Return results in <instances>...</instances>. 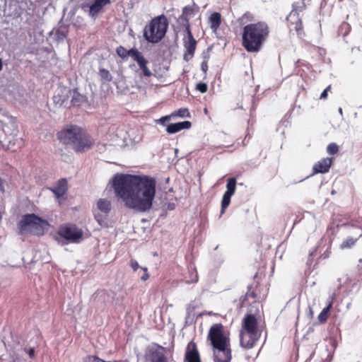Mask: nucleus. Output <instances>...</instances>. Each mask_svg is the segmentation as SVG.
I'll use <instances>...</instances> for the list:
<instances>
[{
  "instance_id": "1",
  "label": "nucleus",
  "mask_w": 362,
  "mask_h": 362,
  "mask_svg": "<svg viewBox=\"0 0 362 362\" xmlns=\"http://www.w3.org/2000/svg\"><path fill=\"white\" fill-rule=\"evenodd\" d=\"M156 186V180L146 175H117L113 179L116 195L127 207L139 212L152 207Z\"/></svg>"
},
{
  "instance_id": "2",
  "label": "nucleus",
  "mask_w": 362,
  "mask_h": 362,
  "mask_svg": "<svg viewBox=\"0 0 362 362\" xmlns=\"http://www.w3.org/2000/svg\"><path fill=\"white\" fill-rule=\"evenodd\" d=\"M255 16L250 11H246L238 18V23L243 26L242 29V46L247 52H259L267 40L270 29L264 21L252 23Z\"/></svg>"
},
{
  "instance_id": "3",
  "label": "nucleus",
  "mask_w": 362,
  "mask_h": 362,
  "mask_svg": "<svg viewBox=\"0 0 362 362\" xmlns=\"http://www.w3.org/2000/svg\"><path fill=\"white\" fill-rule=\"evenodd\" d=\"M208 339L214 348V362H230L231 360L230 340L224 334L221 324H214L210 327Z\"/></svg>"
},
{
  "instance_id": "4",
  "label": "nucleus",
  "mask_w": 362,
  "mask_h": 362,
  "mask_svg": "<svg viewBox=\"0 0 362 362\" xmlns=\"http://www.w3.org/2000/svg\"><path fill=\"white\" fill-rule=\"evenodd\" d=\"M59 139L71 146L76 152L88 151L93 144V139L78 126H70L62 130Z\"/></svg>"
},
{
  "instance_id": "5",
  "label": "nucleus",
  "mask_w": 362,
  "mask_h": 362,
  "mask_svg": "<svg viewBox=\"0 0 362 362\" xmlns=\"http://www.w3.org/2000/svg\"><path fill=\"white\" fill-rule=\"evenodd\" d=\"M169 25L164 14L153 18L144 28L143 37L149 43H159L165 36Z\"/></svg>"
},
{
  "instance_id": "6",
  "label": "nucleus",
  "mask_w": 362,
  "mask_h": 362,
  "mask_svg": "<svg viewBox=\"0 0 362 362\" xmlns=\"http://www.w3.org/2000/svg\"><path fill=\"white\" fill-rule=\"evenodd\" d=\"M49 226V223L34 214L25 215L19 223L21 233L41 235Z\"/></svg>"
},
{
  "instance_id": "7",
  "label": "nucleus",
  "mask_w": 362,
  "mask_h": 362,
  "mask_svg": "<svg viewBox=\"0 0 362 362\" xmlns=\"http://www.w3.org/2000/svg\"><path fill=\"white\" fill-rule=\"evenodd\" d=\"M0 122L2 124L3 132L5 134V138L1 141V143L8 148L16 144L19 146L21 141L17 137L18 129L16 119L11 116L5 115L2 119H0Z\"/></svg>"
},
{
  "instance_id": "8",
  "label": "nucleus",
  "mask_w": 362,
  "mask_h": 362,
  "mask_svg": "<svg viewBox=\"0 0 362 362\" xmlns=\"http://www.w3.org/2000/svg\"><path fill=\"white\" fill-rule=\"evenodd\" d=\"M305 10L303 3L294 2L293 8L286 18L288 25L291 30H294L298 36L304 35L303 26L299 13Z\"/></svg>"
},
{
  "instance_id": "9",
  "label": "nucleus",
  "mask_w": 362,
  "mask_h": 362,
  "mask_svg": "<svg viewBox=\"0 0 362 362\" xmlns=\"http://www.w3.org/2000/svg\"><path fill=\"white\" fill-rule=\"evenodd\" d=\"M59 236L71 243H78L83 238V231L74 225H64L58 230Z\"/></svg>"
},
{
  "instance_id": "10",
  "label": "nucleus",
  "mask_w": 362,
  "mask_h": 362,
  "mask_svg": "<svg viewBox=\"0 0 362 362\" xmlns=\"http://www.w3.org/2000/svg\"><path fill=\"white\" fill-rule=\"evenodd\" d=\"M197 40L194 38L191 31L187 33V37L183 39L185 53L183 58L186 62L189 61L194 54L197 48Z\"/></svg>"
},
{
  "instance_id": "11",
  "label": "nucleus",
  "mask_w": 362,
  "mask_h": 362,
  "mask_svg": "<svg viewBox=\"0 0 362 362\" xmlns=\"http://www.w3.org/2000/svg\"><path fill=\"white\" fill-rule=\"evenodd\" d=\"M168 349L158 345L156 348H151L148 354V358L151 362H168L165 356Z\"/></svg>"
},
{
  "instance_id": "12",
  "label": "nucleus",
  "mask_w": 362,
  "mask_h": 362,
  "mask_svg": "<svg viewBox=\"0 0 362 362\" xmlns=\"http://www.w3.org/2000/svg\"><path fill=\"white\" fill-rule=\"evenodd\" d=\"M260 334H253L245 331L240 330V345L245 349H251L255 343L259 338Z\"/></svg>"
},
{
  "instance_id": "13",
  "label": "nucleus",
  "mask_w": 362,
  "mask_h": 362,
  "mask_svg": "<svg viewBox=\"0 0 362 362\" xmlns=\"http://www.w3.org/2000/svg\"><path fill=\"white\" fill-rule=\"evenodd\" d=\"M241 330L253 334H259L257 328V321L253 315H247L244 317Z\"/></svg>"
},
{
  "instance_id": "14",
  "label": "nucleus",
  "mask_w": 362,
  "mask_h": 362,
  "mask_svg": "<svg viewBox=\"0 0 362 362\" xmlns=\"http://www.w3.org/2000/svg\"><path fill=\"white\" fill-rule=\"evenodd\" d=\"M185 361L187 362H201L197 345L193 341H190L187 344L185 354Z\"/></svg>"
},
{
  "instance_id": "15",
  "label": "nucleus",
  "mask_w": 362,
  "mask_h": 362,
  "mask_svg": "<svg viewBox=\"0 0 362 362\" xmlns=\"http://www.w3.org/2000/svg\"><path fill=\"white\" fill-rule=\"evenodd\" d=\"M71 92H57L52 97L54 103L59 107H69L71 102L69 100Z\"/></svg>"
},
{
  "instance_id": "16",
  "label": "nucleus",
  "mask_w": 362,
  "mask_h": 362,
  "mask_svg": "<svg viewBox=\"0 0 362 362\" xmlns=\"http://www.w3.org/2000/svg\"><path fill=\"white\" fill-rule=\"evenodd\" d=\"M332 163V158H325L321 159L313 166L314 173H325L328 172Z\"/></svg>"
},
{
  "instance_id": "17",
  "label": "nucleus",
  "mask_w": 362,
  "mask_h": 362,
  "mask_svg": "<svg viewBox=\"0 0 362 362\" xmlns=\"http://www.w3.org/2000/svg\"><path fill=\"white\" fill-rule=\"evenodd\" d=\"M110 4V0H94L93 4L89 6V16L91 17L97 16L103 11V7Z\"/></svg>"
},
{
  "instance_id": "18",
  "label": "nucleus",
  "mask_w": 362,
  "mask_h": 362,
  "mask_svg": "<svg viewBox=\"0 0 362 362\" xmlns=\"http://www.w3.org/2000/svg\"><path fill=\"white\" fill-rule=\"evenodd\" d=\"M134 60L137 62L140 69L142 71L143 74L145 76H151L152 75L151 71L147 67L148 63V60L145 59L141 52L139 51L137 54L135 56Z\"/></svg>"
},
{
  "instance_id": "19",
  "label": "nucleus",
  "mask_w": 362,
  "mask_h": 362,
  "mask_svg": "<svg viewBox=\"0 0 362 362\" xmlns=\"http://www.w3.org/2000/svg\"><path fill=\"white\" fill-rule=\"evenodd\" d=\"M192 124L189 121H184L177 123L170 124L167 127L166 131L168 134H175L182 129H188L191 127Z\"/></svg>"
},
{
  "instance_id": "20",
  "label": "nucleus",
  "mask_w": 362,
  "mask_h": 362,
  "mask_svg": "<svg viewBox=\"0 0 362 362\" xmlns=\"http://www.w3.org/2000/svg\"><path fill=\"white\" fill-rule=\"evenodd\" d=\"M116 52L118 54V56H119L122 59L127 58L128 56H129L134 59L135 56L139 52V50L136 48H132L127 50L125 47L120 45L118 47H117Z\"/></svg>"
},
{
  "instance_id": "21",
  "label": "nucleus",
  "mask_w": 362,
  "mask_h": 362,
  "mask_svg": "<svg viewBox=\"0 0 362 362\" xmlns=\"http://www.w3.org/2000/svg\"><path fill=\"white\" fill-rule=\"evenodd\" d=\"M70 97H71V100H70L71 105L75 106H81L86 103L87 98L86 96L81 94L80 92H71L70 94Z\"/></svg>"
},
{
  "instance_id": "22",
  "label": "nucleus",
  "mask_w": 362,
  "mask_h": 362,
  "mask_svg": "<svg viewBox=\"0 0 362 362\" xmlns=\"http://www.w3.org/2000/svg\"><path fill=\"white\" fill-rule=\"evenodd\" d=\"M66 189H67V182L66 181V180L62 179V180H60L58 181L56 186H54L52 189V191L57 197H60L65 194V192H66Z\"/></svg>"
},
{
  "instance_id": "23",
  "label": "nucleus",
  "mask_w": 362,
  "mask_h": 362,
  "mask_svg": "<svg viewBox=\"0 0 362 362\" xmlns=\"http://www.w3.org/2000/svg\"><path fill=\"white\" fill-rule=\"evenodd\" d=\"M97 208L102 213L107 214L111 210V202L107 199H100L97 202Z\"/></svg>"
},
{
  "instance_id": "24",
  "label": "nucleus",
  "mask_w": 362,
  "mask_h": 362,
  "mask_svg": "<svg viewBox=\"0 0 362 362\" xmlns=\"http://www.w3.org/2000/svg\"><path fill=\"white\" fill-rule=\"evenodd\" d=\"M199 11V7L195 4L188 5L182 8V14L184 15L188 20H190L196 13Z\"/></svg>"
},
{
  "instance_id": "25",
  "label": "nucleus",
  "mask_w": 362,
  "mask_h": 362,
  "mask_svg": "<svg viewBox=\"0 0 362 362\" xmlns=\"http://www.w3.org/2000/svg\"><path fill=\"white\" fill-rule=\"evenodd\" d=\"M209 22L211 23V28L214 30L217 29L221 23V13L218 12L213 13L209 18Z\"/></svg>"
},
{
  "instance_id": "26",
  "label": "nucleus",
  "mask_w": 362,
  "mask_h": 362,
  "mask_svg": "<svg viewBox=\"0 0 362 362\" xmlns=\"http://www.w3.org/2000/svg\"><path fill=\"white\" fill-rule=\"evenodd\" d=\"M226 188L227 189L224 194L233 196L236 189V180L235 178L231 177L228 180Z\"/></svg>"
},
{
  "instance_id": "27",
  "label": "nucleus",
  "mask_w": 362,
  "mask_h": 362,
  "mask_svg": "<svg viewBox=\"0 0 362 362\" xmlns=\"http://www.w3.org/2000/svg\"><path fill=\"white\" fill-rule=\"evenodd\" d=\"M177 21L180 26L185 28L186 33H189V31H191L189 20L184 16V15L182 14L180 16Z\"/></svg>"
},
{
  "instance_id": "28",
  "label": "nucleus",
  "mask_w": 362,
  "mask_h": 362,
  "mask_svg": "<svg viewBox=\"0 0 362 362\" xmlns=\"http://www.w3.org/2000/svg\"><path fill=\"white\" fill-rule=\"evenodd\" d=\"M351 31V25L346 23L343 22L338 28V35L342 37H346Z\"/></svg>"
},
{
  "instance_id": "29",
  "label": "nucleus",
  "mask_w": 362,
  "mask_h": 362,
  "mask_svg": "<svg viewBox=\"0 0 362 362\" xmlns=\"http://www.w3.org/2000/svg\"><path fill=\"white\" fill-rule=\"evenodd\" d=\"M332 303H330L326 308H325L318 315V320L321 323H325L328 317L329 310L332 308Z\"/></svg>"
},
{
  "instance_id": "30",
  "label": "nucleus",
  "mask_w": 362,
  "mask_h": 362,
  "mask_svg": "<svg viewBox=\"0 0 362 362\" xmlns=\"http://www.w3.org/2000/svg\"><path fill=\"white\" fill-rule=\"evenodd\" d=\"M172 117H190V112L187 108H180L171 114Z\"/></svg>"
},
{
  "instance_id": "31",
  "label": "nucleus",
  "mask_w": 362,
  "mask_h": 362,
  "mask_svg": "<svg viewBox=\"0 0 362 362\" xmlns=\"http://www.w3.org/2000/svg\"><path fill=\"white\" fill-rule=\"evenodd\" d=\"M228 194H224L221 201V213L224 212V210L229 206L230 202V197Z\"/></svg>"
},
{
  "instance_id": "32",
  "label": "nucleus",
  "mask_w": 362,
  "mask_h": 362,
  "mask_svg": "<svg viewBox=\"0 0 362 362\" xmlns=\"http://www.w3.org/2000/svg\"><path fill=\"white\" fill-rule=\"evenodd\" d=\"M356 243V240L352 238H347L341 245V249L349 248L352 247Z\"/></svg>"
},
{
  "instance_id": "33",
  "label": "nucleus",
  "mask_w": 362,
  "mask_h": 362,
  "mask_svg": "<svg viewBox=\"0 0 362 362\" xmlns=\"http://www.w3.org/2000/svg\"><path fill=\"white\" fill-rule=\"evenodd\" d=\"M100 76L105 81H110L112 79L110 71L105 69H100Z\"/></svg>"
},
{
  "instance_id": "34",
  "label": "nucleus",
  "mask_w": 362,
  "mask_h": 362,
  "mask_svg": "<svg viewBox=\"0 0 362 362\" xmlns=\"http://www.w3.org/2000/svg\"><path fill=\"white\" fill-rule=\"evenodd\" d=\"M338 151H339L338 146L334 143H332V144H329L327 148V151L330 155H334V154L337 153L338 152Z\"/></svg>"
},
{
  "instance_id": "35",
  "label": "nucleus",
  "mask_w": 362,
  "mask_h": 362,
  "mask_svg": "<svg viewBox=\"0 0 362 362\" xmlns=\"http://www.w3.org/2000/svg\"><path fill=\"white\" fill-rule=\"evenodd\" d=\"M209 55H207V56H204V60L202 61V64H201V69L202 70L206 73L208 70V61H209Z\"/></svg>"
},
{
  "instance_id": "36",
  "label": "nucleus",
  "mask_w": 362,
  "mask_h": 362,
  "mask_svg": "<svg viewBox=\"0 0 362 362\" xmlns=\"http://www.w3.org/2000/svg\"><path fill=\"white\" fill-rule=\"evenodd\" d=\"M141 269L143 271V275L141 276V280L146 281L149 278V275L148 273V269L146 267H141Z\"/></svg>"
},
{
  "instance_id": "37",
  "label": "nucleus",
  "mask_w": 362,
  "mask_h": 362,
  "mask_svg": "<svg viewBox=\"0 0 362 362\" xmlns=\"http://www.w3.org/2000/svg\"><path fill=\"white\" fill-rule=\"evenodd\" d=\"M130 266L134 271H136L138 269L141 268L139 263L134 259H131Z\"/></svg>"
},
{
  "instance_id": "38",
  "label": "nucleus",
  "mask_w": 362,
  "mask_h": 362,
  "mask_svg": "<svg viewBox=\"0 0 362 362\" xmlns=\"http://www.w3.org/2000/svg\"><path fill=\"white\" fill-rule=\"evenodd\" d=\"M171 115H168V116H165V117H162L161 118H160L159 119L157 120V122L158 123H160L163 125H165V122L167 121H168L170 117H171Z\"/></svg>"
},
{
  "instance_id": "39",
  "label": "nucleus",
  "mask_w": 362,
  "mask_h": 362,
  "mask_svg": "<svg viewBox=\"0 0 362 362\" xmlns=\"http://www.w3.org/2000/svg\"><path fill=\"white\" fill-rule=\"evenodd\" d=\"M95 219L97 220V221L98 222V223L100 224V226H107V223L106 222L103 220L102 218H100V216L98 215V214H95Z\"/></svg>"
},
{
  "instance_id": "40",
  "label": "nucleus",
  "mask_w": 362,
  "mask_h": 362,
  "mask_svg": "<svg viewBox=\"0 0 362 362\" xmlns=\"http://www.w3.org/2000/svg\"><path fill=\"white\" fill-rule=\"evenodd\" d=\"M25 351H26L30 358H33L35 357V350L33 348H30L28 349H25Z\"/></svg>"
},
{
  "instance_id": "41",
  "label": "nucleus",
  "mask_w": 362,
  "mask_h": 362,
  "mask_svg": "<svg viewBox=\"0 0 362 362\" xmlns=\"http://www.w3.org/2000/svg\"><path fill=\"white\" fill-rule=\"evenodd\" d=\"M335 0H322L321 2V6H326L327 4L332 5L334 3Z\"/></svg>"
},
{
  "instance_id": "42",
  "label": "nucleus",
  "mask_w": 362,
  "mask_h": 362,
  "mask_svg": "<svg viewBox=\"0 0 362 362\" xmlns=\"http://www.w3.org/2000/svg\"><path fill=\"white\" fill-rule=\"evenodd\" d=\"M207 86L205 83H199L197 85L198 90H206Z\"/></svg>"
},
{
  "instance_id": "43",
  "label": "nucleus",
  "mask_w": 362,
  "mask_h": 362,
  "mask_svg": "<svg viewBox=\"0 0 362 362\" xmlns=\"http://www.w3.org/2000/svg\"><path fill=\"white\" fill-rule=\"evenodd\" d=\"M194 310V306L192 304H189L187 308V311L188 314L189 315L192 312H193Z\"/></svg>"
},
{
  "instance_id": "44",
  "label": "nucleus",
  "mask_w": 362,
  "mask_h": 362,
  "mask_svg": "<svg viewBox=\"0 0 362 362\" xmlns=\"http://www.w3.org/2000/svg\"><path fill=\"white\" fill-rule=\"evenodd\" d=\"M8 93H9L10 96L15 97V98H16L17 96H20V95H21V92H19V91H17V92H8Z\"/></svg>"
},
{
  "instance_id": "45",
  "label": "nucleus",
  "mask_w": 362,
  "mask_h": 362,
  "mask_svg": "<svg viewBox=\"0 0 362 362\" xmlns=\"http://www.w3.org/2000/svg\"><path fill=\"white\" fill-rule=\"evenodd\" d=\"M311 0H301L300 1H298L299 3H303L305 8L306 7L307 4H309Z\"/></svg>"
},
{
  "instance_id": "46",
  "label": "nucleus",
  "mask_w": 362,
  "mask_h": 362,
  "mask_svg": "<svg viewBox=\"0 0 362 362\" xmlns=\"http://www.w3.org/2000/svg\"><path fill=\"white\" fill-rule=\"evenodd\" d=\"M327 96V92H322V94L320 97V99H325Z\"/></svg>"
},
{
  "instance_id": "47",
  "label": "nucleus",
  "mask_w": 362,
  "mask_h": 362,
  "mask_svg": "<svg viewBox=\"0 0 362 362\" xmlns=\"http://www.w3.org/2000/svg\"><path fill=\"white\" fill-rule=\"evenodd\" d=\"M3 69V62H2V59L0 58V71L2 70Z\"/></svg>"
},
{
  "instance_id": "48",
  "label": "nucleus",
  "mask_w": 362,
  "mask_h": 362,
  "mask_svg": "<svg viewBox=\"0 0 362 362\" xmlns=\"http://www.w3.org/2000/svg\"><path fill=\"white\" fill-rule=\"evenodd\" d=\"M339 114H340L341 115H342L343 112H342V109H341V107H340V108H339Z\"/></svg>"
},
{
  "instance_id": "49",
  "label": "nucleus",
  "mask_w": 362,
  "mask_h": 362,
  "mask_svg": "<svg viewBox=\"0 0 362 362\" xmlns=\"http://www.w3.org/2000/svg\"><path fill=\"white\" fill-rule=\"evenodd\" d=\"M324 90H325V91L330 90V86L327 87Z\"/></svg>"
},
{
  "instance_id": "50",
  "label": "nucleus",
  "mask_w": 362,
  "mask_h": 362,
  "mask_svg": "<svg viewBox=\"0 0 362 362\" xmlns=\"http://www.w3.org/2000/svg\"><path fill=\"white\" fill-rule=\"evenodd\" d=\"M204 113H205L206 115H207V114H208V110H207V109H206V108H204Z\"/></svg>"
}]
</instances>
